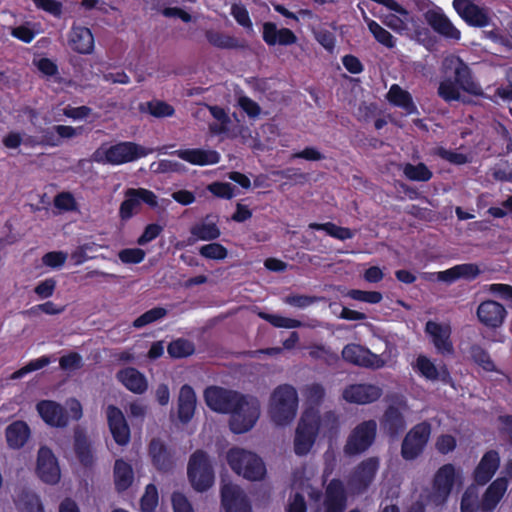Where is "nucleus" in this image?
I'll list each match as a JSON object with an SVG mask.
<instances>
[{
  "label": "nucleus",
  "instance_id": "obj_1",
  "mask_svg": "<svg viewBox=\"0 0 512 512\" xmlns=\"http://www.w3.org/2000/svg\"><path fill=\"white\" fill-rule=\"evenodd\" d=\"M206 405L215 412L230 414L229 426L233 433L243 434L251 430L260 416L257 398L219 386L204 390Z\"/></svg>",
  "mask_w": 512,
  "mask_h": 512
},
{
  "label": "nucleus",
  "instance_id": "obj_2",
  "mask_svg": "<svg viewBox=\"0 0 512 512\" xmlns=\"http://www.w3.org/2000/svg\"><path fill=\"white\" fill-rule=\"evenodd\" d=\"M149 153L150 150L140 144L132 141H120L109 147L101 145L93 152L91 159L99 164L118 166L146 157Z\"/></svg>",
  "mask_w": 512,
  "mask_h": 512
},
{
  "label": "nucleus",
  "instance_id": "obj_3",
  "mask_svg": "<svg viewBox=\"0 0 512 512\" xmlns=\"http://www.w3.org/2000/svg\"><path fill=\"white\" fill-rule=\"evenodd\" d=\"M298 394L289 384L276 387L271 395L269 413L272 421L279 426L289 424L296 416Z\"/></svg>",
  "mask_w": 512,
  "mask_h": 512
},
{
  "label": "nucleus",
  "instance_id": "obj_4",
  "mask_svg": "<svg viewBox=\"0 0 512 512\" xmlns=\"http://www.w3.org/2000/svg\"><path fill=\"white\" fill-rule=\"evenodd\" d=\"M187 476L191 486L197 492H205L213 486L215 472L207 452L197 449L190 455Z\"/></svg>",
  "mask_w": 512,
  "mask_h": 512
},
{
  "label": "nucleus",
  "instance_id": "obj_5",
  "mask_svg": "<svg viewBox=\"0 0 512 512\" xmlns=\"http://www.w3.org/2000/svg\"><path fill=\"white\" fill-rule=\"evenodd\" d=\"M227 462L236 474L251 481L261 480L266 474L263 460L257 454L242 448H231L227 452Z\"/></svg>",
  "mask_w": 512,
  "mask_h": 512
},
{
  "label": "nucleus",
  "instance_id": "obj_6",
  "mask_svg": "<svg viewBox=\"0 0 512 512\" xmlns=\"http://www.w3.org/2000/svg\"><path fill=\"white\" fill-rule=\"evenodd\" d=\"M319 434V411L307 408L303 412L295 432L294 452L298 456L308 454Z\"/></svg>",
  "mask_w": 512,
  "mask_h": 512
},
{
  "label": "nucleus",
  "instance_id": "obj_7",
  "mask_svg": "<svg viewBox=\"0 0 512 512\" xmlns=\"http://www.w3.org/2000/svg\"><path fill=\"white\" fill-rule=\"evenodd\" d=\"M377 437V423L374 419L364 420L349 433L343 447L345 456L354 457L368 451Z\"/></svg>",
  "mask_w": 512,
  "mask_h": 512
},
{
  "label": "nucleus",
  "instance_id": "obj_8",
  "mask_svg": "<svg viewBox=\"0 0 512 512\" xmlns=\"http://www.w3.org/2000/svg\"><path fill=\"white\" fill-rule=\"evenodd\" d=\"M431 431V425L427 421L414 425L402 441V458L406 461H413L422 455L430 439Z\"/></svg>",
  "mask_w": 512,
  "mask_h": 512
},
{
  "label": "nucleus",
  "instance_id": "obj_9",
  "mask_svg": "<svg viewBox=\"0 0 512 512\" xmlns=\"http://www.w3.org/2000/svg\"><path fill=\"white\" fill-rule=\"evenodd\" d=\"M141 203H145L151 208L158 206L156 194L146 188H128L124 192V200L119 207V217L122 221H128L140 208Z\"/></svg>",
  "mask_w": 512,
  "mask_h": 512
},
{
  "label": "nucleus",
  "instance_id": "obj_10",
  "mask_svg": "<svg viewBox=\"0 0 512 512\" xmlns=\"http://www.w3.org/2000/svg\"><path fill=\"white\" fill-rule=\"evenodd\" d=\"M380 467V459L372 456L362 460L352 471L349 485L356 493H364L371 486Z\"/></svg>",
  "mask_w": 512,
  "mask_h": 512
},
{
  "label": "nucleus",
  "instance_id": "obj_11",
  "mask_svg": "<svg viewBox=\"0 0 512 512\" xmlns=\"http://www.w3.org/2000/svg\"><path fill=\"white\" fill-rule=\"evenodd\" d=\"M341 355L345 362L358 367L380 369L385 365V361L379 355L356 343L345 345Z\"/></svg>",
  "mask_w": 512,
  "mask_h": 512
},
{
  "label": "nucleus",
  "instance_id": "obj_12",
  "mask_svg": "<svg viewBox=\"0 0 512 512\" xmlns=\"http://www.w3.org/2000/svg\"><path fill=\"white\" fill-rule=\"evenodd\" d=\"M456 480V469L453 464L442 465L434 474L432 481L433 502L437 505L444 504L450 496Z\"/></svg>",
  "mask_w": 512,
  "mask_h": 512
},
{
  "label": "nucleus",
  "instance_id": "obj_13",
  "mask_svg": "<svg viewBox=\"0 0 512 512\" xmlns=\"http://www.w3.org/2000/svg\"><path fill=\"white\" fill-rule=\"evenodd\" d=\"M383 395V389L371 383H355L346 386L342 398L351 404L366 405L378 401Z\"/></svg>",
  "mask_w": 512,
  "mask_h": 512
},
{
  "label": "nucleus",
  "instance_id": "obj_14",
  "mask_svg": "<svg viewBox=\"0 0 512 512\" xmlns=\"http://www.w3.org/2000/svg\"><path fill=\"white\" fill-rule=\"evenodd\" d=\"M425 333L430 337L436 352L442 356H451L454 354V346L451 340V327L448 324H441L429 320L425 324Z\"/></svg>",
  "mask_w": 512,
  "mask_h": 512
},
{
  "label": "nucleus",
  "instance_id": "obj_15",
  "mask_svg": "<svg viewBox=\"0 0 512 512\" xmlns=\"http://www.w3.org/2000/svg\"><path fill=\"white\" fill-rule=\"evenodd\" d=\"M36 473L47 484H57L60 480V467L54 453L47 446H41L37 453Z\"/></svg>",
  "mask_w": 512,
  "mask_h": 512
},
{
  "label": "nucleus",
  "instance_id": "obj_16",
  "mask_svg": "<svg viewBox=\"0 0 512 512\" xmlns=\"http://www.w3.org/2000/svg\"><path fill=\"white\" fill-rule=\"evenodd\" d=\"M413 369L426 380L432 382L440 381L443 384L450 386L454 385L453 378L447 365L442 363L441 365L436 366L434 362L425 355H419L416 358Z\"/></svg>",
  "mask_w": 512,
  "mask_h": 512
},
{
  "label": "nucleus",
  "instance_id": "obj_17",
  "mask_svg": "<svg viewBox=\"0 0 512 512\" xmlns=\"http://www.w3.org/2000/svg\"><path fill=\"white\" fill-rule=\"evenodd\" d=\"M221 505L225 512H251V503L240 486L226 483L221 487Z\"/></svg>",
  "mask_w": 512,
  "mask_h": 512
},
{
  "label": "nucleus",
  "instance_id": "obj_18",
  "mask_svg": "<svg viewBox=\"0 0 512 512\" xmlns=\"http://www.w3.org/2000/svg\"><path fill=\"white\" fill-rule=\"evenodd\" d=\"M507 310L501 303L495 300L482 301L476 310L479 322L489 328L497 329L501 327L507 317Z\"/></svg>",
  "mask_w": 512,
  "mask_h": 512
},
{
  "label": "nucleus",
  "instance_id": "obj_19",
  "mask_svg": "<svg viewBox=\"0 0 512 512\" xmlns=\"http://www.w3.org/2000/svg\"><path fill=\"white\" fill-rule=\"evenodd\" d=\"M347 501V491L342 480L338 478L330 480L324 491V512H345Z\"/></svg>",
  "mask_w": 512,
  "mask_h": 512
},
{
  "label": "nucleus",
  "instance_id": "obj_20",
  "mask_svg": "<svg viewBox=\"0 0 512 512\" xmlns=\"http://www.w3.org/2000/svg\"><path fill=\"white\" fill-rule=\"evenodd\" d=\"M500 461L497 450L486 451L473 471V481L479 486L489 483L499 469Z\"/></svg>",
  "mask_w": 512,
  "mask_h": 512
},
{
  "label": "nucleus",
  "instance_id": "obj_21",
  "mask_svg": "<svg viewBox=\"0 0 512 512\" xmlns=\"http://www.w3.org/2000/svg\"><path fill=\"white\" fill-rule=\"evenodd\" d=\"M453 7L459 16L471 26L484 27L489 24V13L471 0H453Z\"/></svg>",
  "mask_w": 512,
  "mask_h": 512
},
{
  "label": "nucleus",
  "instance_id": "obj_22",
  "mask_svg": "<svg viewBox=\"0 0 512 512\" xmlns=\"http://www.w3.org/2000/svg\"><path fill=\"white\" fill-rule=\"evenodd\" d=\"M107 421L114 441L124 446L130 441V428L120 408L109 405L106 410Z\"/></svg>",
  "mask_w": 512,
  "mask_h": 512
},
{
  "label": "nucleus",
  "instance_id": "obj_23",
  "mask_svg": "<svg viewBox=\"0 0 512 512\" xmlns=\"http://www.w3.org/2000/svg\"><path fill=\"white\" fill-rule=\"evenodd\" d=\"M107 421L114 441L124 446L130 441V428L120 408L109 405L106 410Z\"/></svg>",
  "mask_w": 512,
  "mask_h": 512
},
{
  "label": "nucleus",
  "instance_id": "obj_24",
  "mask_svg": "<svg viewBox=\"0 0 512 512\" xmlns=\"http://www.w3.org/2000/svg\"><path fill=\"white\" fill-rule=\"evenodd\" d=\"M73 451L82 467L92 468L94 466L96 457L92 442L86 431L80 427L74 429Z\"/></svg>",
  "mask_w": 512,
  "mask_h": 512
},
{
  "label": "nucleus",
  "instance_id": "obj_25",
  "mask_svg": "<svg viewBox=\"0 0 512 512\" xmlns=\"http://www.w3.org/2000/svg\"><path fill=\"white\" fill-rule=\"evenodd\" d=\"M171 155L197 166L214 165L219 163L221 159L216 150L202 148L178 149L171 152Z\"/></svg>",
  "mask_w": 512,
  "mask_h": 512
},
{
  "label": "nucleus",
  "instance_id": "obj_26",
  "mask_svg": "<svg viewBox=\"0 0 512 512\" xmlns=\"http://www.w3.org/2000/svg\"><path fill=\"white\" fill-rule=\"evenodd\" d=\"M42 420L52 427H65L68 424L66 410L53 400H41L36 405Z\"/></svg>",
  "mask_w": 512,
  "mask_h": 512
},
{
  "label": "nucleus",
  "instance_id": "obj_27",
  "mask_svg": "<svg viewBox=\"0 0 512 512\" xmlns=\"http://www.w3.org/2000/svg\"><path fill=\"white\" fill-rule=\"evenodd\" d=\"M382 431L391 439H396L406 428V420L400 409L389 405L380 418Z\"/></svg>",
  "mask_w": 512,
  "mask_h": 512
},
{
  "label": "nucleus",
  "instance_id": "obj_28",
  "mask_svg": "<svg viewBox=\"0 0 512 512\" xmlns=\"http://www.w3.org/2000/svg\"><path fill=\"white\" fill-rule=\"evenodd\" d=\"M508 488V479L498 477L490 483L482 495L480 509L482 512H493L502 500Z\"/></svg>",
  "mask_w": 512,
  "mask_h": 512
},
{
  "label": "nucleus",
  "instance_id": "obj_29",
  "mask_svg": "<svg viewBox=\"0 0 512 512\" xmlns=\"http://www.w3.org/2000/svg\"><path fill=\"white\" fill-rule=\"evenodd\" d=\"M116 379L134 394H143L148 388L144 374L134 367H125L116 373Z\"/></svg>",
  "mask_w": 512,
  "mask_h": 512
},
{
  "label": "nucleus",
  "instance_id": "obj_30",
  "mask_svg": "<svg viewBox=\"0 0 512 512\" xmlns=\"http://www.w3.org/2000/svg\"><path fill=\"white\" fill-rule=\"evenodd\" d=\"M148 452L153 466L158 471L167 472L173 468L172 454L159 438H153L150 441Z\"/></svg>",
  "mask_w": 512,
  "mask_h": 512
},
{
  "label": "nucleus",
  "instance_id": "obj_31",
  "mask_svg": "<svg viewBox=\"0 0 512 512\" xmlns=\"http://www.w3.org/2000/svg\"><path fill=\"white\" fill-rule=\"evenodd\" d=\"M196 394L192 386L184 384L179 391L177 415L181 423L187 424L194 416Z\"/></svg>",
  "mask_w": 512,
  "mask_h": 512
},
{
  "label": "nucleus",
  "instance_id": "obj_32",
  "mask_svg": "<svg viewBox=\"0 0 512 512\" xmlns=\"http://www.w3.org/2000/svg\"><path fill=\"white\" fill-rule=\"evenodd\" d=\"M40 133L42 147H58L62 144V139L75 137L77 130L68 125H55L52 128H41Z\"/></svg>",
  "mask_w": 512,
  "mask_h": 512
},
{
  "label": "nucleus",
  "instance_id": "obj_33",
  "mask_svg": "<svg viewBox=\"0 0 512 512\" xmlns=\"http://www.w3.org/2000/svg\"><path fill=\"white\" fill-rule=\"evenodd\" d=\"M30 436V427L23 420L13 421L5 429L7 445L12 449H21L24 447Z\"/></svg>",
  "mask_w": 512,
  "mask_h": 512
},
{
  "label": "nucleus",
  "instance_id": "obj_34",
  "mask_svg": "<svg viewBox=\"0 0 512 512\" xmlns=\"http://www.w3.org/2000/svg\"><path fill=\"white\" fill-rule=\"evenodd\" d=\"M386 98L390 104L402 108L409 115L418 112L411 94L398 84L391 85Z\"/></svg>",
  "mask_w": 512,
  "mask_h": 512
},
{
  "label": "nucleus",
  "instance_id": "obj_35",
  "mask_svg": "<svg viewBox=\"0 0 512 512\" xmlns=\"http://www.w3.org/2000/svg\"><path fill=\"white\" fill-rule=\"evenodd\" d=\"M113 478L117 492L126 491L132 485L134 480L132 466L123 459L115 460Z\"/></svg>",
  "mask_w": 512,
  "mask_h": 512
},
{
  "label": "nucleus",
  "instance_id": "obj_36",
  "mask_svg": "<svg viewBox=\"0 0 512 512\" xmlns=\"http://www.w3.org/2000/svg\"><path fill=\"white\" fill-rule=\"evenodd\" d=\"M210 217L207 215L205 221L196 223L190 228V233L196 240L213 241L220 237L221 231L217 221H209Z\"/></svg>",
  "mask_w": 512,
  "mask_h": 512
},
{
  "label": "nucleus",
  "instance_id": "obj_37",
  "mask_svg": "<svg viewBox=\"0 0 512 512\" xmlns=\"http://www.w3.org/2000/svg\"><path fill=\"white\" fill-rule=\"evenodd\" d=\"M454 76V81L463 91L475 96L482 94L481 88L472 78L470 68L462 61H459V65L455 68Z\"/></svg>",
  "mask_w": 512,
  "mask_h": 512
},
{
  "label": "nucleus",
  "instance_id": "obj_38",
  "mask_svg": "<svg viewBox=\"0 0 512 512\" xmlns=\"http://www.w3.org/2000/svg\"><path fill=\"white\" fill-rule=\"evenodd\" d=\"M425 19L435 32H458L444 11L439 7L429 9L425 13Z\"/></svg>",
  "mask_w": 512,
  "mask_h": 512
},
{
  "label": "nucleus",
  "instance_id": "obj_39",
  "mask_svg": "<svg viewBox=\"0 0 512 512\" xmlns=\"http://www.w3.org/2000/svg\"><path fill=\"white\" fill-rule=\"evenodd\" d=\"M309 228L315 231H325L330 237L341 241L352 239L355 235L354 231L350 228L338 226L333 222H313L309 224Z\"/></svg>",
  "mask_w": 512,
  "mask_h": 512
},
{
  "label": "nucleus",
  "instance_id": "obj_40",
  "mask_svg": "<svg viewBox=\"0 0 512 512\" xmlns=\"http://www.w3.org/2000/svg\"><path fill=\"white\" fill-rule=\"evenodd\" d=\"M17 506L20 512H45L40 497L29 489L18 494Z\"/></svg>",
  "mask_w": 512,
  "mask_h": 512
},
{
  "label": "nucleus",
  "instance_id": "obj_41",
  "mask_svg": "<svg viewBox=\"0 0 512 512\" xmlns=\"http://www.w3.org/2000/svg\"><path fill=\"white\" fill-rule=\"evenodd\" d=\"M468 353L471 360L486 372H497L496 365L489 352L480 344H472Z\"/></svg>",
  "mask_w": 512,
  "mask_h": 512
},
{
  "label": "nucleus",
  "instance_id": "obj_42",
  "mask_svg": "<svg viewBox=\"0 0 512 512\" xmlns=\"http://www.w3.org/2000/svg\"><path fill=\"white\" fill-rule=\"evenodd\" d=\"M205 36L211 45L221 49H244L247 46L245 40L230 34H205Z\"/></svg>",
  "mask_w": 512,
  "mask_h": 512
},
{
  "label": "nucleus",
  "instance_id": "obj_43",
  "mask_svg": "<svg viewBox=\"0 0 512 512\" xmlns=\"http://www.w3.org/2000/svg\"><path fill=\"white\" fill-rule=\"evenodd\" d=\"M409 18V13L398 4L397 9H387V13L384 15V23L387 27L399 31L407 29L406 23Z\"/></svg>",
  "mask_w": 512,
  "mask_h": 512
},
{
  "label": "nucleus",
  "instance_id": "obj_44",
  "mask_svg": "<svg viewBox=\"0 0 512 512\" xmlns=\"http://www.w3.org/2000/svg\"><path fill=\"white\" fill-rule=\"evenodd\" d=\"M403 173L407 179L418 182H427L433 177L432 171L422 162L416 165L407 163L403 168Z\"/></svg>",
  "mask_w": 512,
  "mask_h": 512
},
{
  "label": "nucleus",
  "instance_id": "obj_45",
  "mask_svg": "<svg viewBox=\"0 0 512 512\" xmlns=\"http://www.w3.org/2000/svg\"><path fill=\"white\" fill-rule=\"evenodd\" d=\"M167 351L172 358H185L194 353L195 346L187 339L178 338L169 343Z\"/></svg>",
  "mask_w": 512,
  "mask_h": 512
},
{
  "label": "nucleus",
  "instance_id": "obj_46",
  "mask_svg": "<svg viewBox=\"0 0 512 512\" xmlns=\"http://www.w3.org/2000/svg\"><path fill=\"white\" fill-rule=\"evenodd\" d=\"M69 45L80 54H89L94 48V34H71Z\"/></svg>",
  "mask_w": 512,
  "mask_h": 512
},
{
  "label": "nucleus",
  "instance_id": "obj_47",
  "mask_svg": "<svg viewBox=\"0 0 512 512\" xmlns=\"http://www.w3.org/2000/svg\"><path fill=\"white\" fill-rule=\"evenodd\" d=\"M338 429L339 420L333 411H327L322 416L319 414V433L324 437H332Z\"/></svg>",
  "mask_w": 512,
  "mask_h": 512
},
{
  "label": "nucleus",
  "instance_id": "obj_48",
  "mask_svg": "<svg viewBox=\"0 0 512 512\" xmlns=\"http://www.w3.org/2000/svg\"><path fill=\"white\" fill-rule=\"evenodd\" d=\"M259 317L276 328H300L303 323L300 320L284 317L277 314H270L266 312H260Z\"/></svg>",
  "mask_w": 512,
  "mask_h": 512
},
{
  "label": "nucleus",
  "instance_id": "obj_49",
  "mask_svg": "<svg viewBox=\"0 0 512 512\" xmlns=\"http://www.w3.org/2000/svg\"><path fill=\"white\" fill-rule=\"evenodd\" d=\"M460 87L455 81L445 79L440 82L438 87V95L446 102L460 100Z\"/></svg>",
  "mask_w": 512,
  "mask_h": 512
},
{
  "label": "nucleus",
  "instance_id": "obj_50",
  "mask_svg": "<svg viewBox=\"0 0 512 512\" xmlns=\"http://www.w3.org/2000/svg\"><path fill=\"white\" fill-rule=\"evenodd\" d=\"M199 254L210 260H224L228 255V250L222 244L212 242L201 246L199 248Z\"/></svg>",
  "mask_w": 512,
  "mask_h": 512
},
{
  "label": "nucleus",
  "instance_id": "obj_51",
  "mask_svg": "<svg viewBox=\"0 0 512 512\" xmlns=\"http://www.w3.org/2000/svg\"><path fill=\"white\" fill-rule=\"evenodd\" d=\"M158 505V490L154 484H148L140 499L142 512H153Z\"/></svg>",
  "mask_w": 512,
  "mask_h": 512
},
{
  "label": "nucleus",
  "instance_id": "obj_52",
  "mask_svg": "<svg viewBox=\"0 0 512 512\" xmlns=\"http://www.w3.org/2000/svg\"><path fill=\"white\" fill-rule=\"evenodd\" d=\"M54 206L65 212H73L78 210V203L71 192L63 191L54 197Z\"/></svg>",
  "mask_w": 512,
  "mask_h": 512
},
{
  "label": "nucleus",
  "instance_id": "obj_53",
  "mask_svg": "<svg viewBox=\"0 0 512 512\" xmlns=\"http://www.w3.org/2000/svg\"><path fill=\"white\" fill-rule=\"evenodd\" d=\"M149 113L156 118L171 117L175 113L172 105L161 100H152L147 103Z\"/></svg>",
  "mask_w": 512,
  "mask_h": 512
},
{
  "label": "nucleus",
  "instance_id": "obj_54",
  "mask_svg": "<svg viewBox=\"0 0 512 512\" xmlns=\"http://www.w3.org/2000/svg\"><path fill=\"white\" fill-rule=\"evenodd\" d=\"M434 155L455 165H463L468 162L467 155L446 149L443 146L436 147L434 149Z\"/></svg>",
  "mask_w": 512,
  "mask_h": 512
},
{
  "label": "nucleus",
  "instance_id": "obj_55",
  "mask_svg": "<svg viewBox=\"0 0 512 512\" xmlns=\"http://www.w3.org/2000/svg\"><path fill=\"white\" fill-rule=\"evenodd\" d=\"M51 362L50 357L48 356H41L37 359L31 360L29 363H27L24 367L20 368L19 370L15 371L12 375L13 379H19L22 378L24 375L40 370L47 365H49Z\"/></svg>",
  "mask_w": 512,
  "mask_h": 512
},
{
  "label": "nucleus",
  "instance_id": "obj_56",
  "mask_svg": "<svg viewBox=\"0 0 512 512\" xmlns=\"http://www.w3.org/2000/svg\"><path fill=\"white\" fill-rule=\"evenodd\" d=\"M348 296L356 301L366 302L370 304H378L382 301L383 295L378 291H364L359 289H351Z\"/></svg>",
  "mask_w": 512,
  "mask_h": 512
},
{
  "label": "nucleus",
  "instance_id": "obj_57",
  "mask_svg": "<svg viewBox=\"0 0 512 512\" xmlns=\"http://www.w3.org/2000/svg\"><path fill=\"white\" fill-rule=\"evenodd\" d=\"M118 256L125 264H139L144 260L146 253L140 248H125L119 252Z\"/></svg>",
  "mask_w": 512,
  "mask_h": 512
},
{
  "label": "nucleus",
  "instance_id": "obj_58",
  "mask_svg": "<svg viewBox=\"0 0 512 512\" xmlns=\"http://www.w3.org/2000/svg\"><path fill=\"white\" fill-rule=\"evenodd\" d=\"M208 190L221 199L230 200L234 197V187L228 182H213L208 185Z\"/></svg>",
  "mask_w": 512,
  "mask_h": 512
},
{
  "label": "nucleus",
  "instance_id": "obj_59",
  "mask_svg": "<svg viewBox=\"0 0 512 512\" xmlns=\"http://www.w3.org/2000/svg\"><path fill=\"white\" fill-rule=\"evenodd\" d=\"M457 272V265H455L447 270L440 271L437 273H423V277L428 281H433L434 278L436 277L438 281L453 283L459 279Z\"/></svg>",
  "mask_w": 512,
  "mask_h": 512
},
{
  "label": "nucleus",
  "instance_id": "obj_60",
  "mask_svg": "<svg viewBox=\"0 0 512 512\" xmlns=\"http://www.w3.org/2000/svg\"><path fill=\"white\" fill-rule=\"evenodd\" d=\"M163 231V227L158 223L148 224L141 236L137 239V244L144 246L147 243L155 240Z\"/></svg>",
  "mask_w": 512,
  "mask_h": 512
},
{
  "label": "nucleus",
  "instance_id": "obj_61",
  "mask_svg": "<svg viewBox=\"0 0 512 512\" xmlns=\"http://www.w3.org/2000/svg\"><path fill=\"white\" fill-rule=\"evenodd\" d=\"M57 282L54 278H47L40 281L34 288L35 294L41 299L50 298L56 289Z\"/></svg>",
  "mask_w": 512,
  "mask_h": 512
},
{
  "label": "nucleus",
  "instance_id": "obj_62",
  "mask_svg": "<svg viewBox=\"0 0 512 512\" xmlns=\"http://www.w3.org/2000/svg\"><path fill=\"white\" fill-rule=\"evenodd\" d=\"M67 254L63 251H51L43 255L42 262L50 268H60L64 265Z\"/></svg>",
  "mask_w": 512,
  "mask_h": 512
},
{
  "label": "nucleus",
  "instance_id": "obj_63",
  "mask_svg": "<svg viewBox=\"0 0 512 512\" xmlns=\"http://www.w3.org/2000/svg\"><path fill=\"white\" fill-rule=\"evenodd\" d=\"M238 105L250 118H257L261 113L260 105L248 96L240 97Z\"/></svg>",
  "mask_w": 512,
  "mask_h": 512
},
{
  "label": "nucleus",
  "instance_id": "obj_64",
  "mask_svg": "<svg viewBox=\"0 0 512 512\" xmlns=\"http://www.w3.org/2000/svg\"><path fill=\"white\" fill-rule=\"evenodd\" d=\"M171 501L174 512H194L191 503L181 492H173Z\"/></svg>",
  "mask_w": 512,
  "mask_h": 512
}]
</instances>
